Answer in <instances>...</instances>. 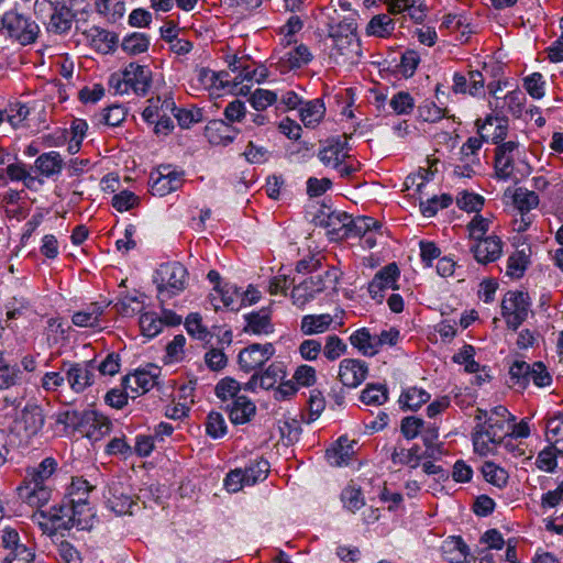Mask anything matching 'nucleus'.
Listing matches in <instances>:
<instances>
[{
	"label": "nucleus",
	"instance_id": "obj_1",
	"mask_svg": "<svg viewBox=\"0 0 563 563\" xmlns=\"http://www.w3.org/2000/svg\"><path fill=\"white\" fill-rule=\"evenodd\" d=\"M336 10L332 14L327 15L328 36L333 41V47L340 55L350 56L358 55L361 43L357 36V23L353 18H344L338 20Z\"/></svg>",
	"mask_w": 563,
	"mask_h": 563
},
{
	"label": "nucleus",
	"instance_id": "obj_2",
	"mask_svg": "<svg viewBox=\"0 0 563 563\" xmlns=\"http://www.w3.org/2000/svg\"><path fill=\"white\" fill-rule=\"evenodd\" d=\"M95 512L88 500L84 503H62L49 511V518L55 530H69L77 527L80 530L91 528Z\"/></svg>",
	"mask_w": 563,
	"mask_h": 563
},
{
	"label": "nucleus",
	"instance_id": "obj_3",
	"mask_svg": "<svg viewBox=\"0 0 563 563\" xmlns=\"http://www.w3.org/2000/svg\"><path fill=\"white\" fill-rule=\"evenodd\" d=\"M188 272L179 262L161 264L153 276L161 301L181 292L186 288Z\"/></svg>",
	"mask_w": 563,
	"mask_h": 563
},
{
	"label": "nucleus",
	"instance_id": "obj_4",
	"mask_svg": "<svg viewBox=\"0 0 563 563\" xmlns=\"http://www.w3.org/2000/svg\"><path fill=\"white\" fill-rule=\"evenodd\" d=\"M59 421L79 430L93 441L99 440L111 430L110 420L96 410L66 411Z\"/></svg>",
	"mask_w": 563,
	"mask_h": 563
},
{
	"label": "nucleus",
	"instance_id": "obj_5",
	"mask_svg": "<svg viewBox=\"0 0 563 563\" xmlns=\"http://www.w3.org/2000/svg\"><path fill=\"white\" fill-rule=\"evenodd\" d=\"M340 278V272L331 267L323 274L310 276L295 286L291 290V300L298 308H303L314 297L329 287H335Z\"/></svg>",
	"mask_w": 563,
	"mask_h": 563
},
{
	"label": "nucleus",
	"instance_id": "obj_6",
	"mask_svg": "<svg viewBox=\"0 0 563 563\" xmlns=\"http://www.w3.org/2000/svg\"><path fill=\"white\" fill-rule=\"evenodd\" d=\"M532 380L538 387H545L552 383V376L542 362L532 365L525 361H516L509 368V385L517 390H523Z\"/></svg>",
	"mask_w": 563,
	"mask_h": 563
},
{
	"label": "nucleus",
	"instance_id": "obj_7",
	"mask_svg": "<svg viewBox=\"0 0 563 563\" xmlns=\"http://www.w3.org/2000/svg\"><path fill=\"white\" fill-rule=\"evenodd\" d=\"M530 309L529 295L523 291H508L501 301V316L507 328L516 331L526 321Z\"/></svg>",
	"mask_w": 563,
	"mask_h": 563
},
{
	"label": "nucleus",
	"instance_id": "obj_8",
	"mask_svg": "<svg viewBox=\"0 0 563 563\" xmlns=\"http://www.w3.org/2000/svg\"><path fill=\"white\" fill-rule=\"evenodd\" d=\"M5 31L11 38L26 46L36 42L40 34V26L31 18L16 11H9V21Z\"/></svg>",
	"mask_w": 563,
	"mask_h": 563
},
{
	"label": "nucleus",
	"instance_id": "obj_9",
	"mask_svg": "<svg viewBox=\"0 0 563 563\" xmlns=\"http://www.w3.org/2000/svg\"><path fill=\"white\" fill-rule=\"evenodd\" d=\"M1 544L9 551L2 563H35L34 548L21 542L15 529L2 530Z\"/></svg>",
	"mask_w": 563,
	"mask_h": 563
},
{
	"label": "nucleus",
	"instance_id": "obj_10",
	"mask_svg": "<svg viewBox=\"0 0 563 563\" xmlns=\"http://www.w3.org/2000/svg\"><path fill=\"white\" fill-rule=\"evenodd\" d=\"M275 353L272 343H253L240 351L238 361L240 368L250 373L261 368Z\"/></svg>",
	"mask_w": 563,
	"mask_h": 563
},
{
	"label": "nucleus",
	"instance_id": "obj_11",
	"mask_svg": "<svg viewBox=\"0 0 563 563\" xmlns=\"http://www.w3.org/2000/svg\"><path fill=\"white\" fill-rule=\"evenodd\" d=\"M66 380L75 393H82L93 384L96 366L93 361L81 363H64Z\"/></svg>",
	"mask_w": 563,
	"mask_h": 563
},
{
	"label": "nucleus",
	"instance_id": "obj_12",
	"mask_svg": "<svg viewBox=\"0 0 563 563\" xmlns=\"http://www.w3.org/2000/svg\"><path fill=\"white\" fill-rule=\"evenodd\" d=\"M183 185V174L172 170L169 166H161L151 173L150 186L152 195L164 197L178 190Z\"/></svg>",
	"mask_w": 563,
	"mask_h": 563
},
{
	"label": "nucleus",
	"instance_id": "obj_13",
	"mask_svg": "<svg viewBox=\"0 0 563 563\" xmlns=\"http://www.w3.org/2000/svg\"><path fill=\"white\" fill-rule=\"evenodd\" d=\"M107 504L117 515H132L133 507L137 506L131 488L119 481H113L109 485Z\"/></svg>",
	"mask_w": 563,
	"mask_h": 563
},
{
	"label": "nucleus",
	"instance_id": "obj_14",
	"mask_svg": "<svg viewBox=\"0 0 563 563\" xmlns=\"http://www.w3.org/2000/svg\"><path fill=\"white\" fill-rule=\"evenodd\" d=\"M368 366L365 362L355 358H344L339 366V378L349 388H356L367 377Z\"/></svg>",
	"mask_w": 563,
	"mask_h": 563
},
{
	"label": "nucleus",
	"instance_id": "obj_15",
	"mask_svg": "<svg viewBox=\"0 0 563 563\" xmlns=\"http://www.w3.org/2000/svg\"><path fill=\"white\" fill-rule=\"evenodd\" d=\"M399 277V269L396 263H390L378 271L373 280L368 285L371 297L377 301H382L383 291L386 289H396V280Z\"/></svg>",
	"mask_w": 563,
	"mask_h": 563
},
{
	"label": "nucleus",
	"instance_id": "obj_16",
	"mask_svg": "<svg viewBox=\"0 0 563 563\" xmlns=\"http://www.w3.org/2000/svg\"><path fill=\"white\" fill-rule=\"evenodd\" d=\"M129 89L137 96H145L152 84V73L146 66L130 63L124 69Z\"/></svg>",
	"mask_w": 563,
	"mask_h": 563
},
{
	"label": "nucleus",
	"instance_id": "obj_17",
	"mask_svg": "<svg viewBox=\"0 0 563 563\" xmlns=\"http://www.w3.org/2000/svg\"><path fill=\"white\" fill-rule=\"evenodd\" d=\"M44 416L40 406L34 404L26 405L15 420V428L24 432V437L31 438L38 433L43 428Z\"/></svg>",
	"mask_w": 563,
	"mask_h": 563
},
{
	"label": "nucleus",
	"instance_id": "obj_18",
	"mask_svg": "<svg viewBox=\"0 0 563 563\" xmlns=\"http://www.w3.org/2000/svg\"><path fill=\"white\" fill-rule=\"evenodd\" d=\"M471 250L478 263L488 264L497 261L501 256L503 242L498 236L490 235L476 241Z\"/></svg>",
	"mask_w": 563,
	"mask_h": 563
},
{
	"label": "nucleus",
	"instance_id": "obj_19",
	"mask_svg": "<svg viewBox=\"0 0 563 563\" xmlns=\"http://www.w3.org/2000/svg\"><path fill=\"white\" fill-rule=\"evenodd\" d=\"M518 148V143L514 141L505 142L496 147L495 170L498 178L508 179L514 172V152Z\"/></svg>",
	"mask_w": 563,
	"mask_h": 563
},
{
	"label": "nucleus",
	"instance_id": "obj_20",
	"mask_svg": "<svg viewBox=\"0 0 563 563\" xmlns=\"http://www.w3.org/2000/svg\"><path fill=\"white\" fill-rule=\"evenodd\" d=\"M238 130L223 120H212L205 129V136L212 145H228L236 137Z\"/></svg>",
	"mask_w": 563,
	"mask_h": 563
},
{
	"label": "nucleus",
	"instance_id": "obj_21",
	"mask_svg": "<svg viewBox=\"0 0 563 563\" xmlns=\"http://www.w3.org/2000/svg\"><path fill=\"white\" fill-rule=\"evenodd\" d=\"M476 126L482 139L498 144L507 135L508 122L504 118L487 115L484 122L476 120Z\"/></svg>",
	"mask_w": 563,
	"mask_h": 563
},
{
	"label": "nucleus",
	"instance_id": "obj_22",
	"mask_svg": "<svg viewBox=\"0 0 563 563\" xmlns=\"http://www.w3.org/2000/svg\"><path fill=\"white\" fill-rule=\"evenodd\" d=\"M349 151L350 148L345 140L342 141L339 137L331 139L327 142V145L319 151L318 157L324 165L334 167L350 156Z\"/></svg>",
	"mask_w": 563,
	"mask_h": 563
},
{
	"label": "nucleus",
	"instance_id": "obj_23",
	"mask_svg": "<svg viewBox=\"0 0 563 563\" xmlns=\"http://www.w3.org/2000/svg\"><path fill=\"white\" fill-rule=\"evenodd\" d=\"M350 222H352V217L340 211H332L321 220V224L328 229V233L332 235V239L349 238Z\"/></svg>",
	"mask_w": 563,
	"mask_h": 563
},
{
	"label": "nucleus",
	"instance_id": "obj_24",
	"mask_svg": "<svg viewBox=\"0 0 563 563\" xmlns=\"http://www.w3.org/2000/svg\"><path fill=\"white\" fill-rule=\"evenodd\" d=\"M64 166V159L56 151L43 153L34 162L35 170L46 178L59 175Z\"/></svg>",
	"mask_w": 563,
	"mask_h": 563
},
{
	"label": "nucleus",
	"instance_id": "obj_25",
	"mask_svg": "<svg viewBox=\"0 0 563 563\" xmlns=\"http://www.w3.org/2000/svg\"><path fill=\"white\" fill-rule=\"evenodd\" d=\"M225 408L233 424L249 422L256 411L255 405L247 397H236Z\"/></svg>",
	"mask_w": 563,
	"mask_h": 563
},
{
	"label": "nucleus",
	"instance_id": "obj_26",
	"mask_svg": "<svg viewBox=\"0 0 563 563\" xmlns=\"http://www.w3.org/2000/svg\"><path fill=\"white\" fill-rule=\"evenodd\" d=\"M246 325L244 331L256 335L269 334L274 331V325L271 320V311L263 308L256 312L245 316Z\"/></svg>",
	"mask_w": 563,
	"mask_h": 563
},
{
	"label": "nucleus",
	"instance_id": "obj_27",
	"mask_svg": "<svg viewBox=\"0 0 563 563\" xmlns=\"http://www.w3.org/2000/svg\"><path fill=\"white\" fill-rule=\"evenodd\" d=\"M156 385V375L146 371H136L122 379L123 388L136 394H144Z\"/></svg>",
	"mask_w": 563,
	"mask_h": 563
},
{
	"label": "nucleus",
	"instance_id": "obj_28",
	"mask_svg": "<svg viewBox=\"0 0 563 563\" xmlns=\"http://www.w3.org/2000/svg\"><path fill=\"white\" fill-rule=\"evenodd\" d=\"M57 467V462L53 457L44 459L37 466L29 468L23 483L46 485Z\"/></svg>",
	"mask_w": 563,
	"mask_h": 563
},
{
	"label": "nucleus",
	"instance_id": "obj_29",
	"mask_svg": "<svg viewBox=\"0 0 563 563\" xmlns=\"http://www.w3.org/2000/svg\"><path fill=\"white\" fill-rule=\"evenodd\" d=\"M325 113V106L322 99H313L302 103L300 108V120L306 128H316Z\"/></svg>",
	"mask_w": 563,
	"mask_h": 563
},
{
	"label": "nucleus",
	"instance_id": "obj_30",
	"mask_svg": "<svg viewBox=\"0 0 563 563\" xmlns=\"http://www.w3.org/2000/svg\"><path fill=\"white\" fill-rule=\"evenodd\" d=\"M19 495L29 505L41 507L46 504L51 497V489L47 485H37L24 483L19 487Z\"/></svg>",
	"mask_w": 563,
	"mask_h": 563
},
{
	"label": "nucleus",
	"instance_id": "obj_31",
	"mask_svg": "<svg viewBox=\"0 0 563 563\" xmlns=\"http://www.w3.org/2000/svg\"><path fill=\"white\" fill-rule=\"evenodd\" d=\"M74 18L75 14L66 4H55L48 30L57 34L66 33L70 30Z\"/></svg>",
	"mask_w": 563,
	"mask_h": 563
},
{
	"label": "nucleus",
	"instance_id": "obj_32",
	"mask_svg": "<svg viewBox=\"0 0 563 563\" xmlns=\"http://www.w3.org/2000/svg\"><path fill=\"white\" fill-rule=\"evenodd\" d=\"M333 322L329 313L307 314L301 319L300 330L305 335H312L325 332Z\"/></svg>",
	"mask_w": 563,
	"mask_h": 563
},
{
	"label": "nucleus",
	"instance_id": "obj_33",
	"mask_svg": "<svg viewBox=\"0 0 563 563\" xmlns=\"http://www.w3.org/2000/svg\"><path fill=\"white\" fill-rule=\"evenodd\" d=\"M350 342L365 356H373L378 353L376 335H372L366 328L355 331L350 336Z\"/></svg>",
	"mask_w": 563,
	"mask_h": 563
},
{
	"label": "nucleus",
	"instance_id": "obj_34",
	"mask_svg": "<svg viewBox=\"0 0 563 563\" xmlns=\"http://www.w3.org/2000/svg\"><path fill=\"white\" fill-rule=\"evenodd\" d=\"M395 31V21L388 14L374 15L366 25V35L389 37Z\"/></svg>",
	"mask_w": 563,
	"mask_h": 563
},
{
	"label": "nucleus",
	"instance_id": "obj_35",
	"mask_svg": "<svg viewBox=\"0 0 563 563\" xmlns=\"http://www.w3.org/2000/svg\"><path fill=\"white\" fill-rule=\"evenodd\" d=\"M311 59L312 54L310 53L309 48L306 45L300 44L286 52L280 57V63L283 64L284 68L294 69L307 65Z\"/></svg>",
	"mask_w": 563,
	"mask_h": 563
},
{
	"label": "nucleus",
	"instance_id": "obj_36",
	"mask_svg": "<svg viewBox=\"0 0 563 563\" xmlns=\"http://www.w3.org/2000/svg\"><path fill=\"white\" fill-rule=\"evenodd\" d=\"M445 560L452 563H463L468 555V547L461 537H451L442 547Z\"/></svg>",
	"mask_w": 563,
	"mask_h": 563
},
{
	"label": "nucleus",
	"instance_id": "obj_37",
	"mask_svg": "<svg viewBox=\"0 0 563 563\" xmlns=\"http://www.w3.org/2000/svg\"><path fill=\"white\" fill-rule=\"evenodd\" d=\"M103 313V307L97 302L89 305L86 309L73 314V323L77 327H98L99 319Z\"/></svg>",
	"mask_w": 563,
	"mask_h": 563
},
{
	"label": "nucleus",
	"instance_id": "obj_38",
	"mask_svg": "<svg viewBox=\"0 0 563 563\" xmlns=\"http://www.w3.org/2000/svg\"><path fill=\"white\" fill-rule=\"evenodd\" d=\"M150 46V37L145 33L133 32L121 42V48L130 56L145 53Z\"/></svg>",
	"mask_w": 563,
	"mask_h": 563
},
{
	"label": "nucleus",
	"instance_id": "obj_39",
	"mask_svg": "<svg viewBox=\"0 0 563 563\" xmlns=\"http://www.w3.org/2000/svg\"><path fill=\"white\" fill-rule=\"evenodd\" d=\"M391 462L395 465H408L411 468H416L420 464L419 446L413 445L410 449L402 446H395L390 452Z\"/></svg>",
	"mask_w": 563,
	"mask_h": 563
},
{
	"label": "nucleus",
	"instance_id": "obj_40",
	"mask_svg": "<svg viewBox=\"0 0 563 563\" xmlns=\"http://www.w3.org/2000/svg\"><path fill=\"white\" fill-rule=\"evenodd\" d=\"M547 440L558 454L563 455V415L549 419L547 423Z\"/></svg>",
	"mask_w": 563,
	"mask_h": 563
},
{
	"label": "nucleus",
	"instance_id": "obj_41",
	"mask_svg": "<svg viewBox=\"0 0 563 563\" xmlns=\"http://www.w3.org/2000/svg\"><path fill=\"white\" fill-rule=\"evenodd\" d=\"M360 400L367 406H382L388 400V389L383 384H367Z\"/></svg>",
	"mask_w": 563,
	"mask_h": 563
},
{
	"label": "nucleus",
	"instance_id": "obj_42",
	"mask_svg": "<svg viewBox=\"0 0 563 563\" xmlns=\"http://www.w3.org/2000/svg\"><path fill=\"white\" fill-rule=\"evenodd\" d=\"M473 446L474 451L479 455H487L493 452L494 448L499 443L497 442V438H495L494 433H487L482 429L475 428L473 434Z\"/></svg>",
	"mask_w": 563,
	"mask_h": 563
},
{
	"label": "nucleus",
	"instance_id": "obj_43",
	"mask_svg": "<svg viewBox=\"0 0 563 563\" xmlns=\"http://www.w3.org/2000/svg\"><path fill=\"white\" fill-rule=\"evenodd\" d=\"M246 485L251 486L257 482L264 481L269 472V464L266 460L260 459L252 462L242 470Z\"/></svg>",
	"mask_w": 563,
	"mask_h": 563
},
{
	"label": "nucleus",
	"instance_id": "obj_44",
	"mask_svg": "<svg viewBox=\"0 0 563 563\" xmlns=\"http://www.w3.org/2000/svg\"><path fill=\"white\" fill-rule=\"evenodd\" d=\"M242 386L238 380L232 377H224L218 382L214 391L222 401L232 402L236 397H241L239 395Z\"/></svg>",
	"mask_w": 563,
	"mask_h": 563
},
{
	"label": "nucleus",
	"instance_id": "obj_45",
	"mask_svg": "<svg viewBox=\"0 0 563 563\" xmlns=\"http://www.w3.org/2000/svg\"><path fill=\"white\" fill-rule=\"evenodd\" d=\"M93 489L82 477H75L68 488V499L63 503H84L88 500L89 493Z\"/></svg>",
	"mask_w": 563,
	"mask_h": 563
},
{
	"label": "nucleus",
	"instance_id": "obj_46",
	"mask_svg": "<svg viewBox=\"0 0 563 563\" xmlns=\"http://www.w3.org/2000/svg\"><path fill=\"white\" fill-rule=\"evenodd\" d=\"M352 448L346 438H340L332 449L327 450V459L331 465L341 466L350 460Z\"/></svg>",
	"mask_w": 563,
	"mask_h": 563
},
{
	"label": "nucleus",
	"instance_id": "obj_47",
	"mask_svg": "<svg viewBox=\"0 0 563 563\" xmlns=\"http://www.w3.org/2000/svg\"><path fill=\"white\" fill-rule=\"evenodd\" d=\"M429 399L430 395L426 390L412 387L401 394L399 402L407 409L417 410Z\"/></svg>",
	"mask_w": 563,
	"mask_h": 563
},
{
	"label": "nucleus",
	"instance_id": "obj_48",
	"mask_svg": "<svg viewBox=\"0 0 563 563\" xmlns=\"http://www.w3.org/2000/svg\"><path fill=\"white\" fill-rule=\"evenodd\" d=\"M261 378V388H274L285 377L283 364L279 362L272 363L264 372L258 373Z\"/></svg>",
	"mask_w": 563,
	"mask_h": 563
},
{
	"label": "nucleus",
	"instance_id": "obj_49",
	"mask_svg": "<svg viewBox=\"0 0 563 563\" xmlns=\"http://www.w3.org/2000/svg\"><path fill=\"white\" fill-rule=\"evenodd\" d=\"M389 106L396 114L405 115L412 112L415 100L409 92L398 91L389 100Z\"/></svg>",
	"mask_w": 563,
	"mask_h": 563
},
{
	"label": "nucleus",
	"instance_id": "obj_50",
	"mask_svg": "<svg viewBox=\"0 0 563 563\" xmlns=\"http://www.w3.org/2000/svg\"><path fill=\"white\" fill-rule=\"evenodd\" d=\"M164 327V321L161 320L154 312H144L140 317V328L143 335L154 338Z\"/></svg>",
	"mask_w": 563,
	"mask_h": 563
},
{
	"label": "nucleus",
	"instance_id": "obj_51",
	"mask_svg": "<svg viewBox=\"0 0 563 563\" xmlns=\"http://www.w3.org/2000/svg\"><path fill=\"white\" fill-rule=\"evenodd\" d=\"M514 202L521 213L528 212L539 203V197L534 191L517 188L514 194Z\"/></svg>",
	"mask_w": 563,
	"mask_h": 563
},
{
	"label": "nucleus",
	"instance_id": "obj_52",
	"mask_svg": "<svg viewBox=\"0 0 563 563\" xmlns=\"http://www.w3.org/2000/svg\"><path fill=\"white\" fill-rule=\"evenodd\" d=\"M482 473H483L484 478L488 483H490L497 487H503L507 484V481H508L507 472L504 468L497 466L493 462H485L484 465L482 466Z\"/></svg>",
	"mask_w": 563,
	"mask_h": 563
},
{
	"label": "nucleus",
	"instance_id": "obj_53",
	"mask_svg": "<svg viewBox=\"0 0 563 563\" xmlns=\"http://www.w3.org/2000/svg\"><path fill=\"white\" fill-rule=\"evenodd\" d=\"M223 305L231 310H239L242 299V290L234 284H225L219 289Z\"/></svg>",
	"mask_w": 563,
	"mask_h": 563
},
{
	"label": "nucleus",
	"instance_id": "obj_54",
	"mask_svg": "<svg viewBox=\"0 0 563 563\" xmlns=\"http://www.w3.org/2000/svg\"><path fill=\"white\" fill-rule=\"evenodd\" d=\"M380 223L372 217H357L355 219L352 218V222H350V235H362L371 233L373 230L380 229Z\"/></svg>",
	"mask_w": 563,
	"mask_h": 563
},
{
	"label": "nucleus",
	"instance_id": "obj_55",
	"mask_svg": "<svg viewBox=\"0 0 563 563\" xmlns=\"http://www.w3.org/2000/svg\"><path fill=\"white\" fill-rule=\"evenodd\" d=\"M187 332L192 336L201 341H207L211 334L206 327L202 325V318L199 313H190L185 321Z\"/></svg>",
	"mask_w": 563,
	"mask_h": 563
},
{
	"label": "nucleus",
	"instance_id": "obj_56",
	"mask_svg": "<svg viewBox=\"0 0 563 563\" xmlns=\"http://www.w3.org/2000/svg\"><path fill=\"white\" fill-rule=\"evenodd\" d=\"M278 101V96L276 92L267 90V89H256L250 98V102L252 107L257 111H263L269 106L276 103Z\"/></svg>",
	"mask_w": 563,
	"mask_h": 563
},
{
	"label": "nucleus",
	"instance_id": "obj_57",
	"mask_svg": "<svg viewBox=\"0 0 563 563\" xmlns=\"http://www.w3.org/2000/svg\"><path fill=\"white\" fill-rule=\"evenodd\" d=\"M206 432L213 439L222 438L227 433V423L221 413L211 411L206 421Z\"/></svg>",
	"mask_w": 563,
	"mask_h": 563
},
{
	"label": "nucleus",
	"instance_id": "obj_58",
	"mask_svg": "<svg viewBox=\"0 0 563 563\" xmlns=\"http://www.w3.org/2000/svg\"><path fill=\"white\" fill-rule=\"evenodd\" d=\"M114 308L123 317H131L142 310L143 302L136 296L124 295L115 302Z\"/></svg>",
	"mask_w": 563,
	"mask_h": 563
},
{
	"label": "nucleus",
	"instance_id": "obj_59",
	"mask_svg": "<svg viewBox=\"0 0 563 563\" xmlns=\"http://www.w3.org/2000/svg\"><path fill=\"white\" fill-rule=\"evenodd\" d=\"M456 203L460 209L467 212H479L484 205V198L479 195L464 191L456 197Z\"/></svg>",
	"mask_w": 563,
	"mask_h": 563
},
{
	"label": "nucleus",
	"instance_id": "obj_60",
	"mask_svg": "<svg viewBox=\"0 0 563 563\" xmlns=\"http://www.w3.org/2000/svg\"><path fill=\"white\" fill-rule=\"evenodd\" d=\"M23 382V375L16 365H11L0 369V389H8Z\"/></svg>",
	"mask_w": 563,
	"mask_h": 563
},
{
	"label": "nucleus",
	"instance_id": "obj_61",
	"mask_svg": "<svg viewBox=\"0 0 563 563\" xmlns=\"http://www.w3.org/2000/svg\"><path fill=\"white\" fill-rule=\"evenodd\" d=\"M346 344L338 335H329L325 340L323 354L329 361H335L346 352Z\"/></svg>",
	"mask_w": 563,
	"mask_h": 563
},
{
	"label": "nucleus",
	"instance_id": "obj_62",
	"mask_svg": "<svg viewBox=\"0 0 563 563\" xmlns=\"http://www.w3.org/2000/svg\"><path fill=\"white\" fill-rule=\"evenodd\" d=\"M418 115L424 122H438L445 117V110L438 107L434 102L427 101L418 107Z\"/></svg>",
	"mask_w": 563,
	"mask_h": 563
},
{
	"label": "nucleus",
	"instance_id": "obj_63",
	"mask_svg": "<svg viewBox=\"0 0 563 563\" xmlns=\"http://www.w3.org/2000/svg\"><path fill=\"white\" fill-rule=\"evenodd\" d=\"M490 220L476 214L472 221L467 224L470 238L474 241L485 239L486 233L489 230Z\"/></svg>",
	"mask_w": 563,
	"mask_h": 563
},
{
	"label": "nucleus",
	"instance_id": "obj_64",
	"mask_svg": "<svg viewBox=\"0 0 563 563\" xmlns=\"http://www.w3.org/2000/svg\"><path fill=\"white\" fill-rule=\"evenodd\" d=\"M139 197L132 191L123 190L112 198V207L119 212L128 211L139 205Z\"/></svg>",
	"mask_w": 563,
	"mask_h": 563
}]
</instances>
